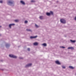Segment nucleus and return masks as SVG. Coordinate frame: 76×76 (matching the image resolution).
<instances>
[{
  "instance_id": "nucleus-9",
  "label": "nucleus",
  "mask_w": 76,
  "mask_h": 76,
  "mask_svg": "<svg viewBox=\"0 0 76 76\" xmlns=\"http://www.w3.org/2000/svg\"><path fill=\"white\" fill-rule=\"evenodd\" d=\"M10 46V45L9 44H6V47L7 48L9 47Z\"/></svg>"
},
{
  "instance_id": "nucleus-32",
  "label": "nucleus",
  "mask_w": 76,
  "mask_h": 76,
  "mask_svg": "<svg viewBox=\"0 0 76 76\" xmlns=\"http://www.w3.org/2000/svg\"><path fill=\"white\" fill-rule=\"evenodd\" d=\"M0 36H1V34H0Z\"/></svg>"
},
{
  "instance_id": "nucleus-25",
  "label": "nucleus",
  "mask_w": 76,
  "mask_h": 76,
  "mask_svg": "<svg viewBox=\"0 0 76 76\" xmlns=\"http://www.w3.org/2000/svg\"><path fill=\"white\" fill-rule=\"evenodd\" d=\"M31 2H35V1L32 0L31 1Z\"/></svg>"
},
{
  "instance_id": "nucleus-15",
  "label": "nucleus",
  "mask_w": 76,
  "mask_h": 76,
  "mask_svg": "<svg viewBox=\"0 0 76 76\" xmlns=\"http://www.w3.org/2000/svg\"><path fill=\"white\" fill-rule=\"evenodd\" d=\"M26 31H30V32H32V30H31V29H26Z\"/></svg>"
},
{
  "instance_id": "nucleus-17",
  "label": "nucleus",
  "mask_w": 76,
  "mask_h": 76,
  "mask_svg": "<svg viewBox=\"0 0 76 76\" xmlns=\"http://www.w3.org/2000/svg\"><path fill=\"white\" fill-rule=\"evenodd\" d=\"M69 68L71 69H74V67H69Z\"/></svg>"
},
{
  "instance_id": "nucleus-16",
  "label": "nucleus",
  "mask_w": 76,
  "mask_h": 76,
  "mask_svg": "<svg viewBox=\"0 0 76 76\" xmlns=\"http://www.w3.org/2000/svg\"><path fill=\"white\" fill-rule=\"evenodd\" d=\"M39 18L40 19H43V16H40Z\"/></svg>"
},
{
  "instance_id": "nucleus-8",
  "label": "nucleus",
  "mask_w": 76,
  "mask_h": 76,
  "mask_svg": "<svg viewBox=\"0 0 76 76\" xmlns=\"http://www.w3.org/2000/svg\"><path fill=\"white\" fill-rule=\"evenodd\" d=\"M13 25H15V24H10L9 25V27L11 28V26H13Z\"/></svg>"
},
{
  "instance_id": "nucleus-19",
  "label": "nucleus",
  "mask_w": 76,
  "mask_h": 76,
  "mask_svg": "<svg viewBox=\"0 0 76 76\" xmlns=\"http://www.w3.org/2000/svg\"><path fill=\"white\" fill-rule=\"evenodd\" d=\"M60 48H65V47H64V46H60Z\"/></svg>"
},
{
  "instance_id": "nucleus-11",
  "label": "nucleus",
  "mask_w": 76,
  "mask_h": 76,
  "mask_svg": "<svg viewBox=\"0 0 76 76\" xmlns=\"http://www.w3.org/2000/svg\"><path fill=\"white\" fill-rule=\"evenodd\" d=\"M38 44L37 42H36L34 43V45H37Z\"/></svg>"
},
{
  "instance_id": "nucleus-10",
  "label": "nucleus",
  "mask_w": 76,
  "mask_h": 76,
  "mask_svg": "<svg viewBox=\"0 0 76 76\" xmlns=\"http://www.w3.org/2000/svg\"><path fill=\"white\" fill-rule=\"evenodd\" d=\"M68 49L69 50H73V47H69L68 48Z\"/></svg>"
},
{
  "instance_id": "nucleus-21",
  "label": "nucleus",
  "mask_w": 76,
  "mask_h": 76,
  "mask_svg": "<svg viewBox=\"0 0 76 76\" xmlns=\"http://www.w3.org/2000/svg\"><path fill=\"white\" fill-rule=\"evenodd\" d=\"M35 26L36 27V28H38V25H37L36 24L35 25Z\"/></svg>"
},
{
  "instance_id": "nucleus-31",
  "label": "nucleus",
  "mask_w": 76,
  "mask_h": 76,
  "mask_svg": "<svg viewBox=\"0 0 76 76\" xmlns=\"http://www.w3.org/2000/svg\"><path fill=\"white\" fill-rule=\"evenodd\" d=\"M1 26H0V28H1Z\"/></svg>"
},
{
  "instance_id": "nucleus-7",
  "label": "nucleus",
  "mask_w": 76,
  "mask_h": 76,
  "mask_svg": "<svg viewBox=\"0 0 76 76\" xmlns=\"http://www.w3.org/2000/svg\"><path fill=\"white\" fill-rule=\"evenodd\" d=\"M20 3L22 4H23V5H24L25 4V2L23 1H20Z\"/></svg>"
},
{
  "instance_id": "nucleus-26",
  "label": "nucleus",
  "mask_w": 76,
  "mask_h": 76,
  "mask_svg": "<svg viewBox=\"0 0 76 76\" xmlns=\"http://www.w3.org/2000/svg\"><path fill=\"white\" fill-rule=\"evenodd\" d=\"M28 51H30V48H28Z\"/></svg>"
},
{
  "instance_id": "nucleus-3",
  "label": "nucleus",
  "mask_w": 76,
  "mask_h": 76,
  "mask_svg": "<svg viewBox=\"0 0 76 76\" xmlns=\"http://www.w3.org/2000/svg\"><path fill=\"white\" fill-rule=\"evenodd\" d=\"M9 56L10 57H12V58H17V56L13 55H12V54H10L9 55Z\"/></svg>"
},
{
  "instance_id": "nucleus-30",
  "label": "nucleus",
  "mask_w": 76,
  "mask_h": 76,
  "mask_svg": "<svg viewBox=\"0 0 76 76\" xmlns=\"http://www.w3.org/2000/svg\"><path fill=\"white\" fill-rule=\"evenodd\" d=\"M69 67H72V66H69Z\"/></svg>"
},
{
  "instance_id": "nucleus-12",
  "label": "nucleus",
  "mask_w": 76,
  "mask_h": 76,
  "mask_svg": "<svg viewBox=\"0 0 76 76\" xmlns=\"http://www.w3.org/2000/svg\"><path fill=\"white\" fill-rule=\"evenodd\" d=\"M46 15L47 16H50L51 13H50L47 12L46 13Z\"/></svg>"
},
{
  "instance_id": "nucleus-28",
  "label": "nucleus",
  "mask_w": 76,
  "mask_h": 76,
  "mask_svg": "<svg viewBox=\"0 0 76 76\" xmlns=\"http://www.w3.org/2000/svg\"><path fill=\"white\" fill-rule=\"evenodd\" d=\"M74 19L75 20H76V16L75 17Z\"/></svg>"
},
{
  "instance_id": "nucleus-27",
  "label": "nucleus",
  "mask_w": 76,
  "mask_h": 76,
  "mask_svg": "<svg viewBox=\"0 0 76 76\" xmlns=\"http://www.w3.org/2000/svg\"><path fill=\"white\" fill-rule=\"evenodd\" d=\"M66 67H62V69H65Z\"/></svg>"
},
{
  "instance_id": "nucleus-18",
  "label": "nucleus",
  "mask_w": 76,
  "mask_h": 76,
  "mask_svg": "<svg viewBox=\"0 0 76 76\" xmlns=\"http://www.w3.org/2000/svg\"><path fill=\"white\" fill-rule=\"evenodd\" d=\"M15 22H19V20H15Z\"/></svg>"
},
{
  "instance_id": "nucleus-20",
  "label": "nucleus",
  "mask_w": 76,
  "mask_h": 76,
  "mask_svg": "<svg viewBox=\"0 0 76 76\" xmlns=\"http://www.w3.org/2000/svg\"><path fill=\"white\" fill-rule=\"evenodd\" d=\"M50 14H51V15H53V12L51 11L50 12Z\"/></svg>"
},
{
  "instance_id": "nucleus-29",
  "label": "nucleus",
  "mask_w": 76,
  "mask_h": 76,
  "mask_svg": "<svg viewBox=\"0 0 76 76\" xmlns=\"http://www.w3.org/2000/svg\"><path fill=\"white\" fill-rule=\"evenodd\" d=\"M1 70H2V71H3V70H4V69H1Z\"/></svg>"
},
{
  "instance_id": "nucleus-1",
  "label": "nucleus",
  "mask_w": 76,
  "mask_h": 76,
  "mask_svg": "<svg viewBox=\"0 0 76 76\" xmlns=\"http://www.w3.org/2000/svg\"><path fill=\"white\" fill-rule=\"evenodd\" d=\"M7 3L8 5H10L11 4H12L13 3V2L12 0H10V1H8L7 2Z\"/></svg>"
},
{
  "instance_id": "nucleus-24",
  "label": "nucleus",
  "mask_w": 76,
  "mask_h": 76,
  "mask_svg": "<svg viewBox=\"0 0 76 76\" xmlns=\"http://www.w3.org/2000/svg\"><path fill=\"white\" fill-rule=\"evenodd\" d=\"M19 58H20V59H23V58H22L21 57H20Z\"/></svg>"
},
{
  "instance_id": "nucleus-5",
  "label": "nucleus",
  "mask_w": 76,
  "mask_h": 76,
  "mask_svg": "<svg viewBox=\"0 0 76 76\" xmlns=\"http://www.w3.org/2000/svg\"><path fill=\"white\" fill-rule=\"evenodd\" d=\"M32 66V64L30 63L27 64L26 66V67H29Z\"/></svg>"
},
{
  "instance_id": "nucleus-22",
  "label": "nucleus",
  "mask_w": 76,
  "mask_h": 76,
  "mask_svg": "<svg viewBox=\"0 0 76 76\" xmlns=\"http://www.w3.org/2000/svg\"><path fill=\"white\" fill-rule=\"evenodd\" d=\"M25 23H28V21H25Z\"/></svg>"
},
{
  "instance_id": "nucleus-23",
  "label": "nucleus",
  "mask_w": 76,
  "mask_h": 76,
  "mask_svg": "<svg viewBox=\"0 0 76 76\" xmlns=\"http://www.w3.org/2000/svg\"><path fill=\"white\" fill-rule=\"evenodd\" d=\"M0 3H3V1H0Z\"/></svg>"
},
{
  "instance_id": "nucleus-6",
  "label": "nucleus",
  "mask_w": 76,
  "mask_h": 76,
  "mask_svg": "<svg viewBox=\"0 0 76 76\" xmlns=\"http://www.w3.org/2000/svg\"><path fill=\"white\" fill-rule=\"evenodd\" d=\"M37 36H34V37H32V36H31L30 37V38L31 39H33V38H37Z\"/></svg>"
},
{
  "instance_id": "nucleus-4",
  "label": "nucleus",
  "mask_w": 76,
  "mask_h": 76,
  "mask_svg": "<svg viewBox=\"0 0 76 76\" xmlns=\"http://www.w3.org/2000/svg\"><path fill=\"white\" fill-rule=\"evenodd\" d=\"M55 63L56 64H58L59 65L61 64V63H60V62H59L58 61H55Z\"/></svg>"
},
{
  "instance_id": "nucleus-14",
  "label": "nucleus",
  "mask_w": 76,
  "mask_h": 76,
  "mask_svg": "<svg viewBox=\"0 0 76 76\" xmlns=\"http://www.w3.org/2000/svg\"><path fill=\"white\" fill-rule=\"evenodd\" d=\"M42 45L44 46L45 47H46L47 46V44L46 43H44L42 44Z\"/></svg>"
},
{
  "instance_id": "nucleus-13",
  "label": "nucleus",
  "mask_w": 76,
  "mask_h": 76,
  "mask_svg": "<svg viewBox=\"0 0 76 76\" xmlns=\"http://www.w3.org/2000/svg\"><path fill=\"white\" fill-rule=\"evenodd\" d=\"M70 41L71 42H73V43H74L76 42V41L75 40H70Z\"/></svg>"
},
{
  "instance_id": "nucleus-2",
  "label": "nucleus",
  "mask_w": 76,
  "mask_h": 76,
  "mask_svg": "<svg viewBox=\"0 0 76 76\" xmlns=\"http://www.w3.org/2000/svg\"><path fill=\"white\" fill-rule=\"evenodd\" d=\"M60 21L62 23H66V20L63 19H61L60 20Z\"/></svg>"
}]
</instances>
